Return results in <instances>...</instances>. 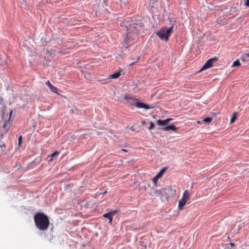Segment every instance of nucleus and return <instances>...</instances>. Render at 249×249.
I'll list each match as a JSON object with an SVG mask.
<instances>
[{
    "instance_id": "27",
    "label": "nucleus",
    "mask_w": 249,
    "mask_h": 249,
    "mask_svg": "<svg viewBox=\"0 0 249 249\" xmlns=\"http://www.w3.org/2000/svg\"><path fill=\"white\" fill-rule=\"evenodd\" d=\"M230 245H231V247H233V246H234V243H230Z\"/></svg>"
},
{
    "instance_id": "15",
    "label": "nucleus",
    "mask_w": 249,
    "mask_h": 249,
    "mask_svg": "<svg viewBox=\"0 0 249 249\" xmlns=\"http://www.w3.org/2000/svg\"><path fill=\"white\" fill-rule=\"evenodd\" d=\"M121 71H120L118 72H115L111 75H110V77L112 79H116L118 78L121 75Z\"/></svg>"
},
{
    "instance_id": "23",
    "label": "nucleus",
    "mask_w": 249,
    "mask_h": 249,
    "mask_svg": "<svg viewBox=\"0 0 249 249\" xmlns=\"http://www.w3.org/2000/svg\"><path fill=\"white\" fill-rule=\"evenodd\" d=\"M46 84L50 88L52 84L50 83V81H47L46 83Z\"/></svg>"
},
{
    "instance_id": "26",
    "label": "nucleus",
    "mask_w": 249,
    "mask_h": 249,
    "mask_svg": "<svg viewBox=\"0 0 249 249\" xmlns=\"http://www.w3.org/2000/svg\"><path fill=\"white\" fill-rule=\"evenodd\" d=\"M126 36H127V37L130 36V33L129 32L128 33H127Z\"/></svg>"
},
{
    "instance_id": "25",
    "label": "nucleus",
    "mask_w": 249,
    "mask_h": 249,
    "mask_svg": "<svg viewBox=\"0 0 249 249\" xmlns=\"http://www.w3.org/2000/svg\"><path fill=\"white\" fill-rule=\"evenodd\" d=\"M244 56H245V57H249V53H245V54H244Z\"/></svg>"
},
{
    "instance_id": "20",
    "label": "nucleus",
    "mask_w": 249,
    "mask_h": 249,
    "mask_svg": "<svg viewBox=\"0 0 249 249\" xmlns=\"http://www.w3.org/2000/svg\"><path fill=\"white\" fill-rule=\"evenodd\" d=\"M235 118H236V114H235V113L234 112V114H233L232 117L231 119V123H232L235 121Z\"/></svg>"
},
{
    "instance_id": "21",
    "label": "nucleus",
    "mask_w": 249,
    "mask_h": 249,
    "mask_svg": "<svg viewBox=\"0 0 249 249\" xmlns=\"http://www.w3.org/2000/svg\"><path fill=\"white\" fill-rule=\"evenodd\" d=\"M154 127H155V124L152 122H151L150 123V126L149 127V129L152 130L154 128Z\"/></svg>"
},
{
    "instance_id": "14",
    "label": "nucleus",
    "mask_w": 249,
    "mask_h": 249,
    "mask_svg": "<svg viewBox=\"0 0 249 249\" xmlns=\"http://www.w3.org/2000/svg\"><path fill=\"white\" fill-rule=\"evenodd\" d=\"M59 154V152L57 151H54L53 154H52L50 156L48 157V161L49 162L52 161L53 160V157L57 156Z\"/></svg>"
},
{
    "instance_id": "8",
    "label": "nucleus",
    "mask_w": 249,
    "mask_h": 249,
    "mask_svg": "<svg viewBox=\"0 0 249 249\" xmlns=\"http://www.w3.org/2000/svg\"><path fill=\"white\" fill-rule=\"evenodd\" d=\"M135 107L138 108H145L146 109H149L152 108L153 107H150L149 106H148L144 103H143L142 102H136Z\"/></svg>"
},
{
    "instance_id": "11",
    "label": "nucleus",
    "mask_w": 249,
    "mask_h": 249,
    "mask_svg": "<svg viewBox=\"0 0 249 249\" xmlns=\"http://www.w3.org/2000/svg\"><path fill=\"white\" fill-rule=\"evenodd\" d=\"M164 131H169L170 130L176 131V127L173 124H170L161 128Z\"/></svg>"
},
{
    "instance_id": "3",
    "label": "nucleus",
    "mask_w": 249,
    "mask_h": 249,
    "mask_svg": "<svg viewBox=\"0 0 249 249\" xmlns=\"http://www.w3.org/2000/svg\"><path fill=\"white\" fill-rule=\"evenodd\" d=\"M172 190V189L170 187H168L166 188H162L160 190L152 188L149 194L152 197L162 196L164 194H167L168 192Z\"/></svg>"
},
{
    "instance_id": "13",
    "label": "nucleus",
    "mask_w": 249,
    "mask_h": 249,
    "mask_svg": "<svg viewBox=\"0 0 249 249\" xmlns=\"http://www.w3.org/2000/svg\"><path fill=\"white\" fill-rule=\"evenodd\" d=\"M186 203V201L183 200L182 199H180L178 202V209L181 210H183L184 208V206H185Z\"/></svg>"
},
{
    "instance_id": "28",
    "label": "nucleus",
    "mask_w": 249,
    "mask_h": 249,
    "mask_svg": "<svg viewBox=\"0 0 249 249\" xmlns=\"http://www.w3.org/2000/svg\"><path fill=\"white\" fill-rule=\"evenodd\" d=\"M121 150H122V151L127 152V150H126V149H122Z\"/></svg>"
},
{
    "instance_id": "18",
    "label": "nucleus",
    "mask_w": 249,
    "mask_h": 249,
    "mask_svg": "<svg viewBox=\"0 0 249 249\" xmlns=\"http://www.w3.org/2000/svg\"><path fill=\"white\" fill-rule=\"evenodd\" d=\"M49 88L50 89L51 91H53V92L57 93L58 89L56 87L53 86L52 85Z\"/></svg>"
},
{
    "instance_id": "2",
    "label": "nucleus",
    "mask_w": 249,
    "mask_h": 249,
    "mask_svg": "<svg viewBox=\"0 0 249 249\" xmlns=\"http://www.w3.org/2000/svg\"><path fill=\"white\" fill-rule=\"evenodd\" d=\"M170 20L171 27L168 28H163L157 32V35L162 40L168 41L169 37L171 33L173 32V28L175 24V21L172 20L171 18H168Z\"/></svg>"
},
{
    "instance_id": "30",
    "label": "nucleus",
    "mask_w": 249,
    "mask_h": 249,
    "mask_svg": "<svg viewBox=\"0 0 249 249\" xmlns=\"http://www.w3.org/2000/svg\"><path fill=\"white\" fill-rule=\"evenodd\" d=\"M106 193H107V191H105L103 194H106Z\"/></svg>"
},
{
    "instance_id": "29",
    "label": "nucleus",
    "mask_w": 249,
    "mask_h": 249,
    "mask_svg": "<svg viewBox=\"0 0 249 249\" xmlns=\"http://www.w3.org/2000/svg\"><path fill=\"white\" fill-rule=\"evenodd\" d=\"M196 123H197L198 124H201L200 121H197L196 122Z\"/></svg>"
},
{
    "instance_id": "7",
    "label": "nucleus",
    "mask_w": 249,
    "mask_h": 249,
    "mask_svg": "<svg viewBox=\"0 0 249 249\" xmlns=\"http://www.w3.org/2000/svg\"><path fill=\"white\" fill-rule=\"evenodd\" d=\"M165 170V168L161 169L160 172L153 178V182L155 186H157L158 179L162 176Z\"/></svg>"
},
{
    "instance_id": "9",
    "label": "nucleus",
    "mask_w": 249,
    "mask_h": 249,
    "mask_svg": "<svg viewBox=\"0 0 249 249\" xmlns=\"http://www.w3.org/2000/svg\"><path fill=\"white\" fill-rule=\"evenodd\" d=\"M173 119L171 118H168L165 120H158L157 121V124L159 126H165L167 125Z\"/></svg>"
},
{
    "instance_id": "10",
    "label": "nucleus",
    "mask_w": 249,
    "mask_h": 249,
    "mask_svg": "<svg viewBox=\"0 0 249 249\" xmlns=\"http://www.w3.org/2000/svg\"><path fill=\"white\" fill-rule=\"evenodd\" d=\"M190 194L189 191L188 190H186L184 192L181 199L187 202L190 199Z\"/></svg>"
},
{
    "instance_id": "16",
    "label": "nucleus",
    "mask_w": 249,
    "mask_h": 249,
    "mask_svg": "<svg viewBox=\"0 0 249 249\" xmlns=\"http://www.w3.org/2000/svg\"><path fill=\"white\" fill-rule=\"evenodd\" d=\"M122 26H124L126 28L127 31H128V25H130V24H128V22L126 21L125 20L124 21L122 24H120Z\"/></svg>"
},
{
    "instance_id": "4",
    "label": "nucleus",
    "mask_w": 249,
    "mask_h": 249,
    "mask_svg": "<svg viewBox=\"0 0 249 249\" xmlns=\"http://www.w3.org/2000/svg\"><path fill=\"white\" fill-rule=\"evenodd\" d=\"M217 60V58L216 57L213 58L211 59H209L207 62L205 63V64L203 65L202 68L199 71H201L203 70H207L209 68H210L213 66V62L214 61H215Z\"/></svg>"
},
{
    "instance_id": "1",
    "label": "nucleus",
    "mask_w": 249,
    "mask_h": 249,
    "mask_svg": "<svg viewBox=\"0 0 249 249\" xmlns=\"http://www.w3.org/2000/svg\"><path fill=\"white\" fill-rule=\"evenodd\" d=\"M35 225L40 230L46 231L49 226L50 221L48 217L42 213H37L34 215Z\"/></svg>"
},
{
    "instance_id": "5",
    "label": "nucleus",
    "mask_w": 249,
    "mask_h": 249,
    "mask_svg": "<svg viewBox=\"0 0 249 249\" xmlns=\"http://www.w3.org/2000/svg\"><path fill=\"white\" fill-rule=\"evenodd\" d=\"M124 99L126 100V104L129 105L135 106L137 101L134 98H133L129 95L126 94L124 96Z\"/></svg>"
},
{
    "instance_id": "12",
    "label": "nucleus",
    "mask_w": 249,
    "mask_h": 249,
    "mask_svg": "<svg viewBox=\"0 0 249 249\" xmlns=\"http://www.w3.org/2000/svg\"><path fill=\"white\" fill-rule=\"evenodd\" d=\"M115 212H116L115 211H114V212H110L105 213L104 214H103V216L104 217L107 218L108 219H109V223L111 224L112 218H112V216H113L112 214L113 213H115Z\"/></svg>"
},
{
    "instance_id": "6",
    "label": "nucleus",
    "mask_w": 249,
    "mask_h": 249,
    "mask_svg": "<svg viewBox=\"0 0 249 249\" xmlns=\"http://www.w3.org/2000/svg\"><path fill=\"white\" fill-rule=\"evenodd\" d=\"M12 113H13L12 111H11L10 112V115L8 117V119L7 120H5L3 122V123L2 124V127L3 129V130L5 132H6L8 131V129L9 128V124H10V121L11 116L12 114Z\"/></svg>"
},
{
    "instance_id": "22",
    "label": "nucleus",
    "mask_w": 249,
    "mask_h": 249,
    "mask_svg": "<svg viewBox=\"0 0 249 249\" xmlns=\"http://www.w3.org/2000/svg\"><path fill=\"white\" fill-rule=\"evenodd\" d=\"M18 145L20 146L21 144L22 141V136H19L18 139Z\"/></svg>"
},
{
    "instance_id": "17",
    "label": "nucleus",
    "mask_w": 249,
    "mask_h": 249,
    "mask_svg": "<svg viewBox=\"0 0 249 249\" xmlns=\"http://www.w3.org/2000/svg\"><path fill=\"white\" fill-rule=\"evenodd\" d=\"M212 117H207L203 119V121L206 123V124H210L212 121Z\"/></svg>"
},
{
    "instance_id": "24",
    "label": "nucleus",
    "mask_w": 249,
    "mask_h": 249,
    "mask_svg": "<svg viewBox=\"0 0 249 249\" xmlns=\"http://www.w3.org/2000/svg\"><path fill=\"white\" fill-rule=\"evenodd\" d=\"M245 5L249 7V0H246Z\"/></svg>"
},
{
    "instance_id": "19",
    "label": "nucleus",
    "mask_w": 249,
    "mask_h": 249,
    "mask_svg": "<svg viewBox=\"0 0 249 249\" xmlns=\"http://www.w3.org/2000/svg\"><path fill=\"white\" fill-rule=\"evenodd\" d=\"M239 65H240V63L238 60L235 61L232 64V67H237Z\"/></svg>"
}]
</instances>
